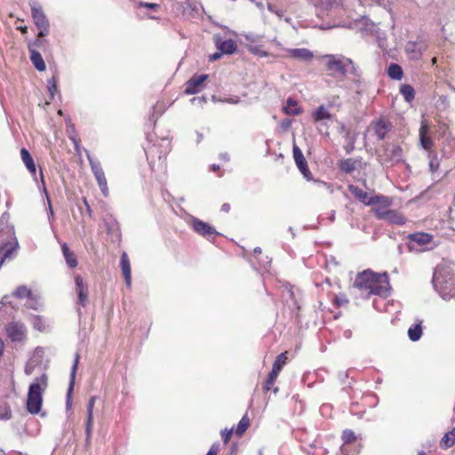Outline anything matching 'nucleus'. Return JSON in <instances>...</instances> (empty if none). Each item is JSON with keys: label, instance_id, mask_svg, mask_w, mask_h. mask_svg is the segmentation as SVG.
I'll list each match as a JSON object with an SVG mask.
<instances>
[{"label": "nucleus", "instance_id": "423d86ee", "mask_svg": "<svg viewBox=\"0 0 455 455\" xmlns=\"http://www.w3.org/2000/svg\"><path fill=\"white\" fill-rule=\"evenodd\" d=\"M435 244L433 243V236L427 233H415L410 235L409 248L411 251H425L433 249Z\"/></svg>", "mask_w": 455, "mask_h": 455}, {"label": "nucleus", "instance_id": "393cba45", "mask_svg": "<svg viewBox=\"0 0 455 455\" xmlns=\"http://www.w3.org/2000/svg\"><path fill=\"white\" fill-rule=\"evenodd\" d=\"M20 157H21V160H22L23 164H25V166L28 170V172L33 176H36V164H35L34 159L31 156V155L28 152V150L24 148H21V150H20Z\"/></svg>", "mask_w": 455, "mask_h": 455}, {"label": "nucleus", "instance_id": "f704fd0d", "mask_svg": "<svg viewBox=\"0 0 455 455\" xmlns=\"http://www.w3.org/2000/svg\"><path fill=\"white\" fill-rule=\"evenodd\" d=\"M283 110L288 115H298L300 113V109L297 107L296 100L288 99L286 105L283 107Z\"/></svg>", "mask_w": 455, "mask_h": 455}, {"label": "nucleus", "instance_id": "a878e982", "mask_svg": "<svg viewBox=\"0 0 455 455\" xmlns=\"http://www.w3.org/2000/svg\"><path fill=\"white\" fill-rule=\"evenodd\" d=\"M216 46H217L218 50H220V52H221V53H225V54H232L237 49L236 43L232 39L225 40L222 42H220V40H217Z\"/></svg>", "mask_w": 455, "mask_h": 455}, {"label": "nucleus", "instance_id": "09e8293b", "mask_svg": "<svg viewBox=\"0 0 455 455\" xmlns=\"http://www.w3.org/2000/svg\"><path fill=\"white\" fill-rule=\"evenodd\" d=\"M27 307H30V308H33V309H37V301L35 300L34 299H32V297L30 296L29 298H28V301H27Z\"/></svg>", "mask_w": 455, "mask_h": 455}, {"label": "nucleus", "instance_id": "69168bd1", "mask_svg": "<svg viewBox=\"0 0 455 455\" xmlns=\"http://www.w3.org/2000/svg\"><path fill=\"white\" fill-rule=\"evenodd\" d=\"M48 202H49V209H50V212L49 213H50V216L52 217L53 216V211H52V209L51 207V204H50V200L49 199H48Z\"/></svg>", "mask_w": 455, "mask_h": 455}, {"label": "nucleus", "instance_id": "13d9d810", "mask_svg": "<svg viewBox=\"0 0 455 455\" xmlns=\"http://www.w3.org/2000/svg\"><path fill=\"white\" fill-rule=\"evenodd\" d=\"M40 176H41V181H42V184H43L44 192L47 196V191H46L45 184H44V175H43L42 170L40 171Z\"/></svg>", "mask_w": 455, "mask_h": 455}, {"label": "nucleus", "instance_id": "0e129e2a", "mask_svg": "<svg viewBox=\"0 0 455 455\" xmlns=\"http://www.w3.org/2000/svg\"><path fill=\"white\" fill-rule=\"evenodd\" d=\"M254 253L255 254H260L261 253V249L259 247H257L254 249Z\"/></svg>", "mask_w": 455, "mask_h": 455}, {"label": "nucleus", "instance_id": "7c9ffc66", "mask_svg": "<svg viewBox=\"0 0 455 455\" xmlns=\"http://www.w3.org/2000/svg\"><path fill=\"white\" fill-rule=\"evenodd\" d=\"M392 204V200L386 196H374L371 197L370 205L383 206V208H388Z\"/></svg>", "mask_w": 455, "mask_h": 455}, {"label": "nucleus", "instance_id": "ea45409f", "mask_svg": "<svg viewBox=\"0 0 455 455\" xmlns=\"http://www.w3.org/2000/svg\"><path fill=\"white\" fill-rule=\"evenodd\" d=\"M248 51L251 53L257 55L259 57L269 56V53L267 51L263 50L261 45H249Z\"/></svg>", "mask_w": 455, "mask_h": 455}, {"label": "nucleus", "instance_id": "ddd939ff", "mask_svg": "<svg viewBox=\"0 0 455 455\" xmlns=\"http://www.w3.org/2000/svg\"><path fill=\"white\" fill-rule=\"evenodd\" d=\"M6 331L12 341H20L25 338L26 327L21 323L12 322L7 325Z\"/></svg>", "mask_w": 455, "mask_h": 455}, {"label": "nucleus", "instance_id": "f03ea898", "mask_svg": "<svg viewBox=\"0 0 455 455\" xmlns=\"http://www.w3.org/2000/svg\"><path fill=\"white\" fill-rule=\"evenodd\" d=\"M432 283L435 291L445 300L455 299V272L454 267L442 263L434 272Z\"/></svg>", "mask_w": 455, "mask_h": 455}, {"label": "nucleus", "instance_id": "3c124183", "mask_svg": "<svg viewBox=\"0 0 455 455\" xmlns=\"http://www.w3.org/2000/svg\"><path fill=\"white\" fill-rule=\"evenodd\" d=\"M205 101H206V99L204 96H202V97H194V98L191 99V102L193 104L203 105Z\"/></svg>", "mask_w": 455, "mask_h": 455}, {"label": "nucleus", "instance_id": "4d7b16f0", "mask_svg": "<svg viewBox=\"0 0 455 455\" xmlns=\"http://www.w3.org/2000/svg\"><path fill=\"white\" fill-rule=\"evenodd\" d=\"M230 210V205L228 204H223L221 206V211L224 212H228Z\"/></svg>", "mask_w": 455, "mask_h": 455}, {"label": "nucleus", "instance_id": "5701e85b", "mask_svg": "<svg viewBox=\"0 0 455 455\" xmlns=\"http://www.w3.org/2000/svg\"><path fill=\"white\" fill-rule=\"evenodd\" d=\"M28 50L30 52V60L35 66V68L38 71L45 70L46 66L40 52H38L35 48H33L32 45H28Z\"/></svg>", "mask_w": 455, "mask_h": 455}, {"label": "nucleus", "instance_id": "2f4dec72", "mask_svg": "<svg viewBox=\"0 0 455 455\" xmlns=\"http://www.w3.org/2000/svg\"><path fill=\"white\" fill-rule=\"evenodd\" d=\"M422 335L421 323L413 324L408 330V336L411 341H417Z\"/></svg>", "mask_w": 455, "mask_h": 455}, {"label": "nucleus", "instance_id": "9d476101", "mask_svg": "<svg viewBox=\"0 0 455 455\" xmlns=\"http://www.w3.org/2000/svg\"><path fill=\"white\" fill-rule=\"evenodd\" d=\"M314 122L318 123L317 130L322 134H328L326 121L331 120V115L324 106H319L312 114Z\"/></svg>", "mask_w": 455, "mask_h": 455}, {"label": "nucleus", "instance_id": "39448f33", "mask_svg": "<svg viewBox=\"0 0 455 455\" xmlns=\"http://www.w3.org/2000/svg\"><path fill=\"white\" fill-rule=\"evenodd\" d=\"M29 4L31 7L33 20L39 29L38 36L44 37L49 34V20L44 15L42 7L36 2H31Z\"/></svg>", "mask_w": 455, "mask_h": 455}, {"label": "nucleus", "instance_id": "5fc2aeb1", "mask_svg": "<svg viewBox=\"0 0 455 455\" xmlns=\"http://www.w3.org/2000/svg\"><path fill=\"white\" fill-rule=\"evenodd\" d=\"M218 448H219V445L218 444H213L211 449L209 450V451L207 452L206 455H217V452H218Z\"/></svg>", "mask_w": 455, "mask_h": 455}, {"label": "nucleus", "instance_id": "a211bd4d", "mask_svg": "<svg viewBox=\"0 0 455 455\" xmlns=\"http://www.w3.org/2000/svg\"><path fill=\"white\" fill-rule=\"evenodd\" d=\"M371 129L379 140H383L391 129V124L387 120L379 119L371 123Z\"/></svg>", "mask_w": 455, "mask_h": 455}, {"label": "nucleus", "instance_id": "2eb2a0df", "mask_svg": "<svg viewBox=\"0 0 455 455\" xmlns=\"http://www.w3.org/2000/svg\"><path fill=\"white\" fill-rule=\"evenodd\" d=\"M286 56L301 61L309 62L314 57L313 52L307 48H290L283 49Z\"/></svg>", "mask_w": 455, "mask_h": 455}, {"label": "nucleus", "instance_id": "7ed1b4c3", "mask_svg": "<svg viewBox=\"0 0 455 455\" xmlns=\"http://www.w3.org/2000/svg\"><path fill=\"white\" fill-rule=\"evenodd\" d=\"M48 386L46 374H42L30 384L27 397V410L31 414L40 412L43 404V394Z\"/></svg>", "mask_w": 455, "mask_h": 455}, {"label": "nucleus", "instance_id": "de8ad7c7", "mask_svg": "<svg viewBox=\"0 0 455 455\" xmlns=\"http://www.w3.org/2000/svg\"><path fill=\"white\" fill-rule=\"evenodd\" d=\"M232 431V429H224L221 432V436L223 438L224 443H228L229 441Z\"/></svg>", "mask_w": 455, "mask_h": 455}, {"label": "nucleus", "instance_id": "49530a36", "mask_svg": "<svg viewBox=\"0 0 455 455\" xmlns=\"http://www.w3.org/2000/svg\"><path fill=\"white\" fill-rule=\"evenodd\" d=\"M12 418V411L9 407H4L3 411L0 412V419H10Z\"/></svg>", "mask_w": 455, "mask_h": 455}, {"label": "nucleus", "instance_id": "473e14b6", "mask_svg": "<svg viewBox=\"0 0 455 455\" xmlns=\"http://www.w3.org/2000/svg\"><path fill=\"white\" fill-rule=\"evenodd\" d=\"M400 92L404 98L405 101L411 102L415 97V91L410 84H403L400 87Z\"/></svg>", "mask_w": 455, "mask_h": 455}, {"label": "nucleus", "instance_id": "b1692460", "mask_svg": "<svg viewBox=\"0 0 455 455\" xmlns=\"http://www.w3.org/2000/svg\"><path fill=\"white\" fill-rule=\"evenodd\" d=\"M348 190L361 203H363L365 205H370L371 196H370L367 192L363 191V189L359 188L355 185H349Z\"/></svg>", "mask_w": 455, "mask_h": 455}, {"label": "nucleus", "instance_id": "79ce46f5", "mask_svg": "<svg viewBox=\"0 0 455 455\" xmlns=\"http://www.w3.org/2000/svg\"><path fill=\"white\" fill-rule=\"evenodd\" d=\"M323 3L330 10L338 9L342 5V0H323Z\"/></svg>", "mask_w": 455, "mask_h": 455}, {"label": "nucleus", "instance_id": "20e7f679", "mask_svg": "<svg viewBox=\"0 0 455 455\" xmlns=\"http://www.w3.org/2000/svg\"><path fill=\"white\" fill-rule=\"evenodd\" d=\"M322 59L325 60L326 70L333 76H344L347 73L356 74V67L353 60L343 55L325 54Z\"/></svg>", "mask_w": 455, "mask_h": 455}, {"label": "nucleus", "instance_id": "58836bf2", "mask_svg": "<svg viewBox=\"0 0 455 455\" xmlns=\"http://www.w3.org/2000/svg\"><path fill=\"white\" fill-rule=\"evenodd\" d=\"M341 439L343 441V444H350L356 440V435L353 430L345 429L342 432Z\"/></svg>", "mask_w": 455, "mask_h": 455}, {"label": "nucleus", "instance_id": "6ab92c4d", "mask_svg": "<svg viewBox=\"0 0 455 455\" xmlns=\"http://www.w3.org/2000/svg\"><path fill=\"white\" fill-rule=\"evenodd\" d=\"M155 153H156L155 147H153L147 152V157H148V160L149 162V164H150L152 170L154 171V170H156V168L157 170L165 169L166 152H164L163 155L160 154L158 156V163H156V161H155Z\"/></svg>", "mask_w": 455, "mask_h": 455}, {"label": "nucleus", "instance_id": "c03bdc74", "mask_svg": "<svg viewBox=\"0 0 455 455\" xmlns=\"http://www.w3.org/2000/svg\"><path fill=\"white\" fill-rule=\"evenodd\" d=\"M48 90H49V92L51 93V98L52 99L55 92L57 91V84L53 77L52 79L48 80Z\"/></svg>", "mask_w": 455, "mask_h": 455}, {"label": "nucleus", "instance_id": "e2e57ef3", "mask_svg": "<svg viewBox=\"0 0 455 455\" xmlns=\"http://www.w3.org/2000/svg\"><path fill=\"white\" fill-rule=\"evenodd\" d=\"M367 21H368V20H367V19H365V18H362V19H360L359 20H357V21H356V23H362V24H363V25H366V24H367Z\"/></svg>", "mask_w": 455, "mask_h": 455}, {"label": "nucleus", "instance_id": "c756f323", "mask_svg": "<svg viewBox=\"0 0 455 455\" xmlns=\"http://www.w3.org/2000/svg\"><path fill=\"white\" fill-rule=\"evenodd\" d=\"M455 444V427L447 432L440 442V447L443 450H447Z\"/></svg>", "mask_w": 455, "mask_h": 455}, {"label": "nucleus", "instance_id": "4468645a", "mask_svg": "<svg viewBox=\"0 0 455 455\" xmlns=\"http://www.w3.org/2000/svg\"><path fill=\"white\" fill-rule=\"evenodd\" d=\"M96 396H92L87 403L86 413H87V420L85 426V442L86 444H89L92 437V428H93V407L95 404Z\"/></svg>", "mask_w": 455, "mask_h": 455}, {"label": "nucleus", "instance_id": "412c9836", "mask_svg": "<svg viewBox=\"0 0 455 455\" xmlns=\"http://www.w3.org/2000/svg\"><path fill=\"white\" fill-rule=\"evenodd\" d=\"M78 363H79V355L76 354L74 363L72 365V369H71V372H70V380H69L68 389V393H67V407L68 408L71 407V394H72L74 385H75V379H76Z\"/></svg>", "mask_w": 455, "mask_h": 455}, {"label": "nucleus", "instance_id": "338daca9", "mask_svg": "<svg viewBox=\"0 0 455 455\" xmlns=\"http://www.w3.org/2000/svg\"><path fill=\"white\" fill-rule=\"evenodd\" d=\"M212 171H214V172H215V171H217V170H219V169H220V166H219V165H217V164H212Z\"/></svg>", "mask_w": 455, "mask_h": 455}, {"label": "nucleus", "instance_id": "774afa93", "mask_svg": "<svg viewBox=\"0 0 455 455\" xmlns=\"http://www.w3.org/2000/svg\"><path fill=\"white\" fill-rule=\"evenodd\" d=\"M225 101L228 102V103H232V104L237 103V100H226Z\"/></svg>", "mask_w": 455, "mask_h": 455}, {"label": "nucleus", "instance_id": "c9c22d12", "mask_svg": "<svg viewBox=\"0 0 455 455\" xmlns=\"http://www.w3.org/2000/svg\"><path fill=\"white\" fill-rule=\"evenodd\" d=\"M249 426H250V419H249L248 416L245 414L240 419V421L237 425L236 430H235V434L238 436H241L247 430Z\"/></svg>", "mask_w": 455, "mask_h": 455}, {"label": "nucleus", "instance_id": "dca6fc26", "mask_svg": "<svg viewBox=\"0 0 455 455\" xmlns=\"http://www.w3.org/2000/svg\"><path fill=\"white\" fill-rule=\"evenodd\" d=\"M426 50V45L423 42H408L405 45V52L412 60H418L421 57L423 52Z\"/></svg>", "mask_w": 455, "mask_h": 455}, {"label": "nucleus", "instance_id": "37998d69", "mask_svg": "<svg viewBox=\"0 0 455 455\" xmlns=\"http://www.w3.org/2000/svg\"><path fill=\"white\" fill-rule=\"evenodd\" d=\"M138 7H143L153 11H157L160 8V5L153 3L140 2L138 3Z\"/></svg>", "mask_w": 455, "mask_h": 455}, {"label": "nucleus", "instance_id": "aec40b11", "mask_svg": "<svg viewBox=\"0 0 455 455\" xmlns=\"http://www.w3.org/2000/svg\"><path fill=\"white\" fill-rule=\"evenodd\" d=\"M120 267L125 280V284L130 288L132 285V272L130 260L126 252H123L121 255Z\"/></svg>", "mask_w": 455, "mask_h": 455}, {"label": "nucleus", "instance_id": "bb28decb", "mask_svg": "<svg viewBox=\"0 0 455 455\" xmlns=\"http://www.w3.org/2000/svg\"><path fill=\"white\" fill-rule=\"evenodd\" d=\"M427 132H428L427 125L426 124L422 123V124L419 128V140H420L421 147L426 150L430 149L433 146V140L429 136H427Z\"/></svg>", "mask_w": 455, "mask_h": 455}, {"label": "nucleus", "instance_id": "8fccbe9b", "mask_svg": "<svg viewBox=\"0 0 455 455\" xmlns=\"http://www.w3.org/2000/svg\"><path fill=\"white\" fill-rule=\"evenodd\" d=\"M267 9L269 12L275 13L276 16H278L280 19L283 17V11L278 10L275 6L268 4Z\"/></svg>", "mask_w": 455, "mask_h": 455}, {"label": "nucleus", "instance_id": "cd10ccee", "mask_svg": "<svg viewBox=\"0 0 455 455\" xmlns=\"http://www.w3.org/2000/svg\"><path fill=\"white\" fill-rule=\"evenodd\" d=\"M61 251H62V253L65 258L67 265L71 268L76 267L77 266V259H76L75 254L73 253V251H71L69 250V248L66 243H63L61 244Z\"/></svg>", "mask_w": 455, "mask_h": 455}, {"label": "nucleus", "instance_id": "0eeeda50", "mask_svg": "<svg viewBox=\"0 0 455 455\" xmlns=\"http://www.w3.org/2000/svg\"><path fill=\"white\" fill-rule=\"evenodd\" d=\"M188 224L196 233L207 239L218 235L217 230L213 227L196 217H190Z\"/></svg>", "mask_w": 455, "mask_h": 455}, {"label": "nucleus", "instance_id": "052dcab7", "mask_svg": "<svg viewBox=\"0 0 455 455\" xmlns=\"http://www.w3.org/2000/svg\"><path fill=\"white\" fill-rule=\"evenodd\" d=\"M32 371H33V368H32L31 366H28H28H26V368H25V373H26L27 375H30V374L32 373Z\"/></svg>", "mask_w": 455, "mask_h": 455}, {"label": "nucleus", "instance_id": "9b49d317", "mask_svg": "<svg viewBox=\"0 0 455 455\" xmlns=\"http://www.w3.org/2000/svg\"><path fill=\"white\" fill-rule=\"evenodd\" d=\"M208 75H200L192 76L186 84L185 93L196 94L204 88V84L207 80Z\"/></svg>", "mask_w": 455, "mask_h": 455}, {"label": "nucleus", "instance_id": "f3484780", "mask_svg": "<svg viewBox=\"0 0 455 455\" xmlns=\"http://www.w3.org/2000/svg\"><path fill=\"white\" fill-rule=\"evenodd\" d=\"M76 291L78 294V303L84 307L87 303L88 287L80 275L75 277Z\"/></svg>", "mask_w": 455, "mask_h": 455}, {"label": "nucleus", "instance_id": "a19ab883", "mask_svg": "<svg viewBox=\"0 0 455 455\" xmlns=\"http://www.w3.org/2000/svg\"><path fill=\"white\" fill-rule=\"evenodd\" d=\"M388 211L389 210H387V208H383V206H375L372 208V212L375 214V216L379 220H384V219L386 218V214L387 212H388Z\"/></svg>", "mask_w": 455, "mask_h": 455}, {"label": "nucleus", "instance_id": "72a5a7b5", "mask_svg": "<svg viewBox=\"0 0 455 455\" xmlns=\"http://www.w3.org/2000/svg\"><path fill=\"white\" fill-rule=\"evenodd\" d=\"M403 69L398 64H391L387 68V75L392 79L400 80L403 77Z\"/></svg>", "mask_w": 455, "mask_h": 455}, {"label": "nucleus", "instance_id": "6e6d98bb", "mask_svg": "<svg viewBox=\"0 0 455 455\" xmlns=\"http://www.w3.org/2000/svg\"><path fill=\"white\" fill-rule=\"evenodd\" d=\"M222 54L223 53H221V52H215L214 54L210 55L209 60L211 61H215V60H219L221 57Z\"/></svg>", "mask_w": 455, "mask_h": 455}, {"label": "nucleus", "instance_id": "f8f14e48", "mask_svg": "<svg viewBox=\"0 0 455 455\" xmlns=\"http://www.w3.org/2000/svg\"><path fill=\"white\" fill-rule=\"evenodd\" d=\"M292 153L294 161L299 170L307 180H310L311 172L308 169L307 161L303 156L302 151L296 144L293 145Z\"/></svg>", "mask_w": 455, "mask_h": 455}, {"label": "nucleus", "instance_id": "f257e3e1", "mask_svg": "<svg viewBox=\"0 0 455 455\" xmlns=\"http://www.w3.org/2000/svg\"><path fill=\"white\" fill-rule=\"evenodd\" d=\"M354 286L365 297L379 295L386 298L390 291L387 275L386 273L377 274L370 269L356 275Z\"/></svg>", "mask_w": 455, "mask_h": 455}, {"label": "nucleus", "instance_id": "4be33fe9", "mask_svg": "<svg viewBox=\"0 0 455 455\" xmlns=\"http://www.w3.org/2000/svg\"><path fill=\"white\" fill-rule=\"evenodd\" d=\"M16 297V298H19V299H25V298H29L30 296H32L31 294V291L27 287V286H24V285H21V286H19L15 291L13 292L12 295H6L2 299V303L4 305H7V304H11V300L10 299L12 297Z\"/></svg>", "mask_w": 455, "mask_h": 455}, {"label": "nucleus", "instance_id": "864d4df0", "mask_svg": "<svg viewBox=\"0 0 455 455\" xmlns=\"http://www.w3.org/2000/svg\"><path fill=\"white\" fill-rule=\"evenodd\" d=\"M44 42H45V40L41 39L38 36V38L33 44H30L29 45H32L33 48H35V47H41Z\"/></svg>", "mask_w": 455, "mask_h": 455}, {"label": "nucleus", "instance_id": "6e6552de", "mask_svg": "<svg viewBox=\"0 0 455 455\" xmlns=\"http://www.w3.org/2000/svg\"><path fill=\"white\" fill-rule=\"evenodd\" d=\"M89 164L91 165L92 172L98 182V185L105 196H108V188L107 179L105 177L104 171L100 165V163L90 156H88Z\"/></svg>", "mask_w": 455, "mask_h": 455}, {"label": "nucleus", "instance_id": "680f3d73", "mask_svg": "<svg viewBox=\"0 0 455 455\" xmlns=\"http://www.w3.org/2000/svg\"><path fill=\"white\" fill-rule=\"evenodd\" d=\"M334 219H335V212H334V211H331V213H330V215H329V220H330L331 221H333V220H334Z\"/></svg>", "mask_w": 455, "mask_h": 455}, {"label": "nucleus", "instance_id": "4c0bfd02", "mask_svg": "<svg viewBox=\"0 0 455 455\" xmlns=\"http://www.w3.org/2000/svg\"><path fill=\"white\" fill-rule=\"evenodd\" d=\"M362 445L358 444L354 449L349 447V444H342L340 447V453L342 455H358L361 452Z\"/></svg>", "mask_w": 455, "mask_h": 455}, {"label": "nucleus", "instance_id": "603ef678", "mask_svg": "<svg viewBox=\"0 0 455 455\" xmlns=\"http://www.w3.org/2000/svg\"><path fill=\"white\" fill-rule=\"evenodd\" d=\"M34 327L36 328L38 331H41L44 330V326H43L42 320H41L40 317L35 318Z\"/></svg>", "mask_w": 455, "mask_h": 455}, {"label": "nucleus", "instance_id": "1a4fd4ad", "mask_svg": "<svg viewBox=\"0 0 455 455\" xmlns=\"http://www.w3.org/2000/svg\"><path fill=\"white\" fill-rule=\"evenodd\" d=\"M287 356L286 352L281 353L275 359L272 371H270L267 379L266 380L264 384V389L266 391H269L271 387H273L278 374L280 373L282 368L286 363Z\"/></svg>", "mask_w": 455, "mask_h": 455}, {"label": "nucleus", "instance_id": "a18cd8bd", "mask_svg": "<svg viewBox=\"0 0 455 455\" xmlns=\"http://www.w3.org/2000/svg\"><path fill=\"white\" fill-rule=\"evenodd\" d=\"M429 168L432 172H435L439 168V162L436 156H433L429 161Z\"/></svg>", "mask_w": 455, "mask_h": 455}, {"label": "nucleus", "instance_id": "e433bc0d", "mask_svg": "<svg viewBox=\"0 0 455 455\" xmlns=\"http://www.w3.org/2000/svg\"><path fill=\"white\" fill-rule=\"evenodd\" d=\"M339 168L341 171L350 173L355 169V163L354 160L347 158L340 162Z\"/></svg>", "mask_w": 455, "mask_h": 455}, {"label": "nucleus", "instance_id": "c85d7f7f", "mask_svg": "<svg viewBox=\"0 0 455 455\" xmlns=\"http://www.w3.org/2000/svg\"><path fill=\"white\" fill-rule=\"evenodd\" d=\"M385 221L390 224L403 225L405 223L404 217L395 210H389L386 214Z\"/></svg>", "mask_w": 455, "mask_h": 455}, {"label": "nucleus", "instance_id": "bf43d9fd", "mask_svg": "<svg viewBox=\"0 0 455 455\" xmlns=\"http://www.w3.org/2000/svg\"><path fill=\"white\" fill-rule=\"evenodd\" d=\"M220 159H222L224 161H228L229 160V156H228V153L220 154Z\"/></svg>", "mask_w": 455, "mask_h": 455}]
</instances>
